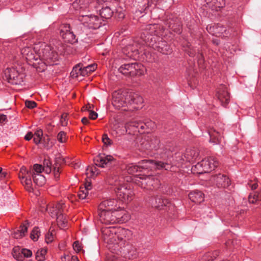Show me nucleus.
Returning a JSON list of instances; mask_svg holds the SVG:
<instances>
[{
	"instance_id": "1",
	"label": "nucleus",
	"mask_w": 261,
	"mask_h": 261,
	"mask_svg": "<svg viewBox=\"0 0 261 261\" xmlns=\"http://www.w3.org/2000/svg\"><path fill=\"white\" fill-rule=\"evenodd\" d=\"M112 104L117 109L127 105H139L143 102V98L138 94L133 92L118 90L113 93Z\"/></svg>"
},
{
	"instance_id": "2",
	"label": "nucleus",
	"mask_w": 261,
	"mask_h": 261,
	"mask_svg": "<svg viewBox=\"0 0 261 261\" xmlns=\"http://www.w3.org/2000/svg\"><path fill=\"white\" fill-rule=\"evenodd\" d=\"M140 164L139 165H128L126 167V170L129 174H134L137 172L142 171V169L161 170L164 169L168 170L171 168L170 165L168 163L162 161L143 160Z\"/></svg>"
},
{
	"instance_id": "3",
	"label": "nucleus",
	"mask_w": 261,
	"mask_h": 261,
	"mask_svg": "<svg viewBox=\"0 0 261 261\" xmlns=\"http://www.w3.org/2000/svg\"><path fill=\"white\" fill-rule=\"evenodd\" d=\"M57 47L56 48L45 44H42L37 50L39 60L43 64L44 66H50L56 64L58 61L59 56L56 51Z\"/></svg>"
},
{
	"instance_id": "4",
	"label": "nucleus",
	"mask_w": 261,
	"mask_h": 261,
	"mask_svg": "<svg viewBox=\"0 0 261 261\" xmlns=\"http://www.w3.org/2000/svg\"><path fill=\"white\" fill-rule=\"evenodd\" d=\"M219 165L218 162L213 157L202 160L195 166L192 167V170L198 174L209 172L215 169Z\"/></svg>"
},
{
	"instance_id": "5",
	"label": "nucleus",
	"mask_w": 261,
	"mask_h": 261,
	"mask_svg": "<svg viewBox=\"0 0 261 261\" xmlns=\"http://www.w3.org/2000/svg\"><path fill=\"white\" fill-rule=\"evenodd\" d=\"M4 77L11 84L20 85L23 82L24 74L15 68H7L4 71Z\"/></svg>"
},
{
	"instance_id": "6",
	"label": "nucleus",
	"mask_w": 261,
	"mask_h": 261,
	"mask_svg": "<svg viewBox=\"0 0 261 261\" xmlns=\"http://www.w3.org/2000/svg\"><path fill=\"white\" fill-rule=\"evenodd\" d=\"M115 193L119 199L127 202L132 200L133 192L128 189L126 185H122L119 182L115 184Z\"/></svg>"
},
{
	"instance_id": "7",
	"label": "nucleus",
	"mask_w": 261,
	"mask_h": 261,
	"mask_svg": "<svg viewBox=\"0 0 261 261\" xmlns=\"http://www.w3.org/2000/svg\"><path fill=\"white\" fill-rule=\"evenodd\" d=\"M142 65L137 63L125 64L121 66L118 70L123 74L127 76H134L140 72Z\"/></svg>"
},
{
	"instance_id": "8",
	"label": "nucleus",
	"mask_w": 261,
	"mask_h": 261,
	"mask_svg": "<svg viewBox=\"0 0 261 261\" xmlns=\"http://www.w3.org/2000/svg\"><path fill=\"white\" fill-rule=\"evenodd\" d=\"M32 171L28 170L25 167H22L19 173V178L21 184L24 187L26 190L32 192L33 191L34 187L31 180Z\"/></svg>"
},
{
	"instance_id": "9",
	"label": "nucleus",
	"mask_w": 261,
	"mask_h": 261,
	"mask_svg": "<svg viewBox=\"0 0 261 261\" xmlns=\"http://www.w3.org/2000/svg\"><path fill=\"white\" fill-rule=\"evenodd\" d=\"M198 155V151L196 148L187 149L183 155L176 156V161L179 164H182L184 162H193L197 158Z\"/></svg>"
},
{
	"instance_id": "10",
	"label": "nucleus",
	"mask_w": 261,
	"mask_h": 261,
	"mask_svg": "<svg viewBox=\"0 0 261 261\" xmlns=\"http://www.w3.org/2000/svg\"><path fill=\"white\" fill-rule=\"evenodd\" d=\"M99 216L101 222L106 224H115L118 222L117 214L114 215L112 211H100Z\"/></svg>"
},
{
	"instance_id": "11",
	"label": "nucleus",
	"mask_w": 261,
	"mask_h": 261,
	"mask_svg": "<svg viewBox=\"0 0 261 261\" xmlns=\"http://www.w3.org/2000/svg\"><path fill=\"white\" fill-rule=\"evenodd\" d=\"M39 49L38 46H36L34 49L29 47L23 48L21 50V53L23 58H24L28 61H37L39 60L37 55V50Z\"/></svg>"
},
{
	"instance_id": "12",
	"label": "nucleus",
	"mask_w": 261,
	"mask_h": 261,
	"mask_svg": "<svg viewBox=\"0 0 261 261\" xmlns=\"http://www.w3.org/2000/svg\"><path fill=\"white\" fill-rule=\"evenodd\" d=\"M218 99L221 102L222 106H226L229 102V94L226 90V87L224 85H221L218 88L217 93Z\"/></svg>"
},
{
	"instance_id": "13",
	"label": "nucleus",
	"mask_w": 261,
	"mask_h": 261,
	"mask_svg": "<svg viewBox=\"0 0 261 261\" xmlns=\"http://www.w3.org/2000/svg\"><path fill=\"white\" fill-rule=\"evenodd\" d=\"M212 180L218 188H227L230 185V180L225 175L219 174L214 176Z\"/></svg>"
},
{
	"instance_id": "14",
	"label": "nucleus",
	"mask_w": 261,
	"mask_h": 261,
	"mask_svg": "<svg viewBox=\"0 0 261 261\" xmlns=\"http://www.w3.org/2000/svg\"><path fill=\"white\" fill-rule=\"evenodd\" d=\"M64 205V203L63 202H60L55 204L48 205L46 207V211L48 212L51 217L56 218L63 211Z\"/></svg>"
},
{
	"instance_id": "15",
	"label": "nucleus",
	"mask_w": 261,
	"mask_h": 261,
	"mask_svg": "<svg viewBox=\"0 0 261 261\" xmlns=\"http://www.w3.org/2000/svg\"><path fill=\"white\" fill-rule=\"evenodd\" d=\"M94 2H91V0H75L72 4V7L76 10L84 9L88 7H95Z\"/></svg>"
},
{
	"instance_id": "16",
	"label": "nucleus",
	"mask_w": 261,
	"mask_h": 261,
	"mask_svg": "<svg viewBox=\"0 0 261 261\" xmlns=\"http://www.w3.org/2000/svg\"><path fill=\"white\" fill-rule=\"evenodd\" d=\"M114 161V158L111 155H107L98 157L95 164L100 167H109L111 163Z\"/></svg>"
},
{
	"instance_id": "17",
	"label": "nucleus",
	"mask_w": 261,
	"mask_h": 261,
	"mask_svg": "<svg viewBox=\"0 0 261 261\" xmlns=\"http://www.w3.org/2000/svg\"><path fill=\"white\" fill-rule=\"evenodd\" d=\"M116 203L115 199H107L99 204L98 210L99 211H112L113 207Z\"/></svg>"
},
{
	"instance_id": "18",
	"label": "nucleus",
	"mask_w": 261,
	"mask_h": 261,
	"mask_svg": "<svg viewBox=\"0 0 261 261\" xmlns=\"http://www.w3.org/2000/svg\"><path fill=\"white\" fill-rule=\"evenodd\" d=\"M189 199L193 202L200 203L204 200V195L201 191H194L189 194Z\"/></svg>"
},
{
	"instance_id": "19",
	"label": "nucleus",
	"mask_w": 261,
	"mask_h": 261,
	"mask_svg": "<svg viewBox=\"0 0 261 261\" xmlns=\"http://www.w3.org/2000/svg\"><path fill=\"white\" fill-rule=\"evenodd\" d=\"M123 252L125 255L129 258H135L137 255V251L136 248L132 244L127 243L123 247Z\"/></svg>"
},
{
	"instance_id": "20",
	"label": "nucleus",
	"mask_w": 261,
	"mask_h": 261,
	"mask_svg": "<svg viewBox=\"0 0 261 261\" xmlns=\"http://www.w3.org/2000/svg\"><path fill=\"white\" fill-rule=\"evenodd\" d=\"M151 204L156 208H161L163 206H167L169 202L167 199L159 196L152 199Z\"/></svg>"
},
{
	"instance_id": "21",
	"label": "nucleus",
	"mask_w": 261,
	"mask_h": 261,
	"mask_svg": "<svg viewBox=\"0 0 261 261\" xmlns=\"http://www.w3.org/2000/svg\"><path fill=\"white\" fill-rule=\"evenodd\" d=\"M207 7L212 10L218 11V9L222 8L224 5L223 0H204Z\"/></svg>"
},
{
	"instance_id": "22",
	"label": "nucleus",
	"mask_w": 261,
	"mask_h": 261,
	"mask_svg": "<svg viewBox=\"0 0 261 261\" xmlns=\"http://www.w3.org/2000/svg\"><path fill=\"white\" fill-rule=\"evenodd\" d=\"M208 134L210 137V142L214 145L219 144L221 138L220 133L214 128H211L208 130Z\"/></svg>"
},
{
	"instance_id": "23",
	"label": "nucleus",
	"mask_w": 261,
	"mask_h": 261,
	"mask_svg": "<svg viewBox=\"0 0 261 261\" xmlns=\"http://www.w3.org/2000/svg\"><path fill=\"white\" fill-rule=\"evenodd\" d=\"M100 20L95 15H89L88 27L89 28L96 29L100 27Z\"/></svg>"
},
{
	"instance_id": "24",
	"label": "nucleus",
	"mask_w": 261,
	"mask_h": 261,
	"mask_svg": "<svg viewBox=\"0 0 261 261\" xmlns=\"http://www.w3.org/2000/svg\"><path fill=\"white\" fill-rule=\"evenodd\" d=\"M207 30L213 34H215L216 36L218 34H222L223 32H226V30L224 27L220 24H217L213 26L207 27L206 28Z\"/></svg>"
},
{
	"instance_id": "25",
	"label": "nucleus",
	"mask_w": 261,
	"mask_h": 261,
	"mask_svg": "<svg viewBox=\"0 0 261 261\" xmlns=\"http://www.w3.org/2000/svg\"><path fill=\"white\" fill-rule=\"evenodd\" d=\"M29 224V223L28 221H25L24 223L22 224L20 226V229L17 230V232L14 233V237L18 239L24 236L27 232Z\"/></svg>"
},
{
	"instance_id": "26",
	"label": "nucleus",
	"mask_w": 261,
	"mask_h": 261,
	"mask_svg": "<svg viewBox=\"0 0 261 261\" xmlns=\"http://www.w3.org/2000/svg\"><path fill=\"white\" fill-rule=\"evenodd\" d=\"M32 177L33 179L34 184L38 186H42L45 182V178L41 174H36L33 171H32Z\"/></svg>"
},
{
	"instance_id": "27",
	"label": "nucleus",
	"mask_w": 261,
	"mask_h": 261,
	"mask_svg": "<svg viewBox=\"0 0 261 261\" xmlns=\"http://www.w3.org/2000/svg\"><path fill=\"white\" fill-rule=\"evenodd\" d=\"M114 12L109 7L102 8L99 11V14L101 17L105 19L110 18Z\"/></svg>"
},
{
	"instance_id": "28",
	"label": "nucleus",
	"mask_w": 261,
	"mask_h": 261,
	"mask_svg": "<svg viewBox=\"0 0 261 261\" xmlns=\"http://www.w3.org/2000/svg\"><path fill=\"white\" fill-rule=\"evenodd\" d=\"M83 65L80 63L74 66L71 72L72 77H76L79 75L83 76Z\"/></svg>"
},
{
	"instance_id": "29",
	"label": "nucleus",
	"mask_w": 261,
	"mask_h": 261,
	"mask_svg": "<svg viewBox=\"0 0 261 261\" xmlns=\"http://www.w3.org/2000/svg\"><path fill=\"white\" fill-rule=\"evenodd\" d=\"M159 26L155 24H150L146 26L145 31L151 35H159L157 29Z\"/></svg>"
},
{
	"instance_id": "30",
	"label": "nucleus",
	"mask_w": 261,
	"mask_h": 261,
	"mask_svg": "<svg viewBox=\"0 0 261 261\" xmlns=\"http://www.w3.org/2000/svg\"><path fill=\"white\" fill-rule=\"evenodd\" d=\"M62 38L65 40L66 41L69 42H73L74 41L75 36L73 33L70 31L67 32L66 34H61Z\"/></svg>"
},
{
	"instance_id": "31",
	"label": "nucleus",
	"mask_w": 261,
	"mask_h": 261,
	"mask_svg": "<svg viewBox=\"0 0 261 261\" xmlns=\"http://www.w3.org/2000/svg\"><path fill=\"white\" fill-rule=\"evenodd\" d=\"M56 218L59 226L61 228L65 227L67 221L66 218L63 215L62 213L57 216Z\"/></svg>"
},
{
	"instance_id": "32",
	"label": "nucleus",
	"mask_w": 261,
	"mask_h": 261,
	"mask_svg": "<svg viewBox=\"0 0 261 261\" xmlns=\"http://www.w3.org/2000/svg\"><path fill=\"white\" fill-rule=\"evenodd\" d=\"M96 68V65L93 64L86 66H83V76H85L88 73L94 71Z\"/></svg>"
},
{
	"instance_id": "33",
	"label": "nucleus",
	"mask_w": 261,
	"mask_h": 261,
	"mask_svg": "<svg viewBox=\"0 0 261 261\" xmlns=\"http://www.w3.org/2000/svg\"><path fill=\"white\" fill-rule=\"evenodd\" d=\"M47 250L44 248H41L36 252V258L39 261H42L45 259V255Z\"/></svg>"
},
{
	"instance_id": "34",
	"label": "nucleus",
	"mask_w": 261,
	"mask_h": 261,
	"mask_svg": "<svg viewBox=\"0 0 261 261\" xmlns=\"http://www.w3.org/2000/svg\"><path fill=\"white\" fill-rule=\"evenodd\" d=\"M249 202L254 203L257 201H261V192H255L253 195L250 194L248 197Z\"/></svg>"
},
{
	"instance_id": "35",
	"label": "nucleus",
	"mask_w": 261,
	"mask_h": 261,
	"mask_svg": "<svg viewBox=\"0 0 261 261\" xmlns=\"http://www.w3.org/2000/svg\"><path fill=\"white\" fill-rule=\"evenodd\" d=\"M113 214L115 215L117 214L118 218L117 223H123L124 221L126 220L127 219L124 217V211L122 210H115L113 211Z\"/></svg>"
},
{
	"instance_id": "36",
	"label": "nucleus",
	"mask_w": 261,
	"mask_h": 261,
	"mask_svg": "<svg viewBox=\"0 0 261 261\" xmlns=\"http://www.w3.org/2000/svg\"><path fill=\"white\" fill-rule=\"evenodd\" d=\"M160 141L156 137H153L150 140V145L146 146L145 145V148L146 149H149L151 148H155L158 146Z\"/></svg>"
},
{
	"instance_id": "37",
	"label": "nucleus",
	"mask_w": 261,
	"mask_h": 261,
	"mask_svg": "<svg viewBox=\"0 0 261 261\" xmlns=\"http://www.w3.org/2000/svg\"><path fill=\"white\" fill-rule=\"evenodd\" d=\"M64 164H66V161L62 156L59 155L56 158L55 167H56V168H60V167Z\"/></svg>"
},
{
	"instance_id": "38",
	"label": "nucleus",
	"mask_w": 261,
	"mask_h": 261,
	"mask_svg": "<svg viewBox=\"0 0 261 261\" xmlns=\"http://www.w3.org/2000/svg\"><path fill=\"white\" fill-rule=\"evenodd\" d=\"M40 233L38 228L35 227L31 233V238L35 241H37L39 236Z\"/></svg>"
},
{
	"instance_id": "39",
	"label": "nucleus",
	"mask_w": 261,
	"mask_h": 261,
	"mask_svg": "<svg viewBox=\"0 0 261 261\" xmlns=\"http://www.w3.org/2000/svg\"><path fill=\"white\" fill-rule=\"evenodd\" d=\"M71 31L70 25L67 24H63L60 28V34H66L67 32Z\"/></svg>"
},
{
	"instance_id": "40",
	"label": "nucleus",
	"mask_w": 261,
	"mask_h": 261,
	"mask_svg": "<svg viewBox=\"0 0 261 261\" xmlns=\"http://www.w3.org/2000/svg\"><path fill=\"white\" fill-rule=\"evenodd\" d=\"M102 141L103 144L107 146H110L112 144V141L111 140L107 134H104L102 137Z\"/></svg>"
},
{
	"instance_id": "41",
	"label": "nucleus",
	"mask_w": 261,
	"mask_h": 261,
	"mask_svg": "<svg viewBox=\"0 0 261 261\" xmlns=\"http://www.w3.org/2000/svg\"><path fill=\"white\" fill-rule=\"evenodd\" d=\"M88 194L89 192L88 191L84 190L83 188H81V190L79 192L78 196L81 199H85L87 198H88Z\"/></svg>"
},
{
	"instance_id": "42",
	"label": "nucleus",
	"mask_w": 261,
	"mask_h": 261,
	"mask_svg": "<svg viewBox=\"0 0 261 261\" xmlns=\"http://www.w3.org/2000/svg\"><path fill=\"white\" fill-rule=\"evenodd\" d=\"M58 141L61 143H64L66 140V133L64 132H60L57 136Z\"/></svg>"
},
{
	"instance_id": "43",
	"label": "nucleus",
	"mask_w": 261,
	"mask_h": 261,
	"mask_svg": "<svg viewBox=\"0 0 261 261\" xmlns=\"http://www.w3.org/2000/svg\"><path fill=\"white\" fill-rule=\"evenodd\" d=\"M89 15H82L80 16L79 20L85 25L88 27Z\"/></svg>"
},
{
	"instance_id": "44",
	"label": "nucleus",
	"mask_w": 261,
	"mask_h": 261,
	"mask_svg": "<svg viewBox=\"0 0 261 261\" xmlns=\"http://www.w3.org/2000/svg\"><path fill=\"white\" fill-rule=\"evenodd\" d=\"M43 169V167L41 165L35 164L33 167V170L32 171H33L36 174H40Z\"/></svg>"
},
{
	"instance_id": "45",
	"label": "nucleus",
	"mask_w": 261,
	"mask_h": 261,
	"mask_svg": "<svg viewBox=\"0 0 261 261\" xmlns=\"http://www.w3.org/2000/svg\"><path fill=\"white\" fill-rule=\"evenodd\" d=\"M67 113H64L62 115L60 123L62 126H66L67 125Z\"/></svg>"
},
{
	"instance_id": "46",
	"label": "nucleus",
	"mask_w": 261,
	"mask_h": 261,
	"mask_svg": "<svg viewBox=\"0 0 261 261\" xmlns=\"http://www.w3.org/2000/svg\"><path fill=\"white\" fill-rule=\"evenodd\" d=\"M21 253L23 255L24 257H29L32 255V251L27 249H22L21 250Z\"/></svg>"
},
{
	"instance_id": "47",
	"label": "nucleus",
	"mask_w": 261,
	"mask_h": 261,
	"mask_svg": "<svg viewBox=\"0 0 261 261\" xmlns=\"http://www.w3.org/2000/svg\"><path fill=\"white\" fill-rule=\"evenodd\" d=\"M25 106L29 109H33L36 107L37 103L34 101L26 100Z\"/></svg>"
},
{
	"instance_id": "48",
	"label": "nucleus",
	"mask_w": 261,
	"mask_h": 261,
	"mask_svg": "<svg viewBox=\"0 0 261 261\" xmlns=\"http://www.w3.org/2000/svg\"><path fill=\"white\" fill-rule=\"evenodd\" d=\"M74 250L77 252H80L81 250V246L79 241H75L73 244Z\"/></svg>"
},
{
	"instance_id": "49",
	"label": "nucleus",
	"mask_w": 261,
	"mask_h": 261,
	"mask_svg": "<svg viewBox=\"0 0 261 261\" xmlns=\"http://www.w3.org/2000/svg\"><path fill=\"white\" fill-rule=\"evenodd\" d=\"M133 125L136 127H140L142 129H143L145 128V126H149V123L147 122V123H145L144 124H143L142 123H133Z\"/></svg>"
},
{
	"instance_id": "50",
	"label": "nucleus",
	"mask_w": 261,
	"mask_h": 261,
	"mask_svg": "<svg viewBox=\"0 0 261 261\" xmlns=\"http://www.w3.org/2000/svg\"><path fill=\"white\" fill-rule=\"evenodd\" d=\"M53 234L52 233H48L45 236L46 242L48 243L51 242L53 240Z\"/></svg>"
},
{
	"instance_id": "51",
	"label": "nucleus",
	"mask_w": 261,
	"mask_h": 261,
	"mask_svg": "<svg viewBox=\"0 0 261 261\" xmlns=\"http://www.w3.org/2000/svg\"><path fill=\"white\" fill-rule=\"evenodd\" d=\"M98 115L97 114L93 111H90L89 112V118L92 120H95L97 118Z\"/></svg>"
},
{
	"instance_id": "52",
	"label": "nucleus",
	"mask_w": 261,
	"mask_h": 261,
	"mask_svg": "<svg viewBox=\"0 0 261 261\" xmlns=\"http://www.w3.org/2000/svg\"><path fill=\"white\" fill-rule=\"evenodd\" d=\"M60 168H56V167H54V173L55 178L58 179L60 176Z\"/></svg>"
},
{
	"instance_id": "53",
	"label": "nucleus",
	"mask_w": 261,
	"mask_h": 261,
	"mask_svg": "<svg viewBox=\"0 0 261 261\" xmlns=\"http://www.w3.org/2000/svg\"><path fill=\"white\" fill-rule=\"evenodd\" d=\"M116 13L117 14L118 17L120 19H122L124 17V13L121 10H119V9H117Z\"/></svg>"
},
{
	"instance_id": "54",
	"label": "nucleus",
	"mask_w": 261,
	"mask_h": 261,
	"mask_svg": "<svg viewBox=\"0 0 261 261\" xmlns=\"http://www.w3.org/2000/svg\"><path fill=\"white\" fill-rule=\"evenodd\" d=\"M197 58H198V63L199 65H201L204 62L203 55L201 54L198 53L197 54Z\"/></svg>"
},
{
	"instance_id": "55",
	"label": "nucleus",
	"mask_w": 261,
	"mask_h": 261,
	"mask_svg": "<svg viewBox=\"0 0 261 261\" xmlns=\"http://www.w3.org/2000/svg\"><path fill=\"white\" fill-rule=\"evenodd\" d=\"M33 136V135L32 132H29L25 136L24 139L27 141H29L32 138Z\"/></svg>"
},
{
	"instance_id": "56",
	"label": "nucleus",
	"mask_w": 261,
	"mask_h": 261,
	"mask_svg": "<svg viewBox=\"0 0 261 261\" xmlns=\"http://www.w3.org/2000/svg\"><path fill=\"white\" fill-rule=\"evenodd\" d=\"M43 135V132H42V130H41V129H39V130H37L35 133V135L36 136V137L37 138H41V137Z\"/></svg>"
},
{
	"instance_id": "57",
	"label": "nucleus",
	"mask_w": 261,
	"mask_h": 261,
	"mask_svg": "<svg viewBox=\"0 0 261 261\" xmlns=\"http://www.w3.org/2000/svg\"><path fill=\"white\" fill-rule=\"evenodd\" d=\"M43 171H45L47 173H49L51 172V167L49 165L47 164L46 167H43Z\"/></svg>"
},
{
	"instance_id": "58",
	"label": "nucleus",
	"mask_w": 261,
	"mask_h": 261,
	"mask_svg": "<svg viewBox=\"0 0 261 261\" xmlns=\"http://www.w3.org/2000/svg\"><path fill=\"white\" fill-rule=\"evenodd\" d=\"M7 120V116L4 115H0V123H4Z\"/></svg>"
},
{
	"instance_id": "59",
	"label": "nucleus",
	"mask_w": 261,
	"mask_h": 261,
	"mask_svg": "<svg viewBox=\"0 0 261 261\" xmlns=\"http://www.w3.org/2000/svg\"><path fill=\"white\" fill-rule=\"evenodd\" d=\"M83 188L84 190H85V191L86 190L87 191H88L89 192V191L90 190H91V184L90 182L86 183L85 184V187Z\"/></svg>"
},
{
	"instance_id": "60",
	"label": "nucleus",
	"mask_w": 261,
	"mask_h": 261,
	"mask_svg": "<svg viewBox=\"0 0 261 261\" xmlns=\"http://www.w3.org/2000/svg\"><path fill=\"white\" fill-rule=\"evenodd\" d=\"M161 53L164 54H168L170 53V51L165 48V49L163 48H161V50H160Z\"/></svg>"
},
{
	"instance_id": "61",
	"label": "nucleus",
	"mask_w": 261,
	"mask_h": 261,
	"mask_svg": "<svg viewBox=\"0 0 261 261\" xmlns=\"http://www.w3.org/2000/svg\"><path fill=\"white\" fill-rule=\"evenodd\" d=\"M248 185L251 187L252 190L256 189L257 188V186H258L257 183H254V184H248Z\"/></svg>"
},
{
	"instance_id": "62",
	"label": "nucleus",
	"mask_w": 261,
	"mask_h": 261,
	"mask_svg": "<svg viewBox=\"0 0 261 261\" xmlns=\"http://www.w3.org/2000/svg\"><path fill=\"white\" fill-rule=\"evenodd\" d=\"M82 122L84 124L86 125L89 123V120L87 117H85L82 118Z\"/></svg>"
},
{
	"instance_id": "63",
	"label": "nucleus",
	"mask_w": 261,
	"mask_h": 261,
	"mask_svg": "<svg viewBox=\"0 0 261 261\" xmlns=\"http://www.w3.org/2000/svg\"><path fill=\"white\" fill-rule=\"evenodd\" d=\"M41 138H37V137H36V138L35 137L33 139L34 143L36 144H39L41 142Z\"/></svg>"
},
{
	"instance_id": "64",
	"label": "nucleus",
	"mask_w": 261,
	"mask_h": 261,
	"mask_svg": "<svg viewBox=\"0 0 261 261\" xmlns=\"http://www.w3.org/2000/svg\"><path fill=\"white\" fill-rule=\"evenodd\" d=\"M91 108V106L90 105L86 106L82 108L83 111H88L90 112L91 111L90 109Z\"/></svg>"
}]
</instances>
